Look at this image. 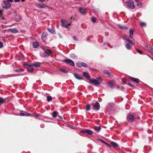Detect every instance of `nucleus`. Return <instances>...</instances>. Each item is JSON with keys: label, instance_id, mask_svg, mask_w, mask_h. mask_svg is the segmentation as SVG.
<instances>
[{"label": "nucleus", "instance_id": "obj_1", "mask_svg": "<svg viewBox=\"0 0 153 153\" xmlns=\"http://www.w3.org/2000/svg\"><path fill=\"white\" fill-rule=\"evenodd\" d=\"M71 22L65 19H62L61 21V25L64 27H67L71 25Z\"/></svg>", "mask_w": 153, "mask_h": 153}, {"label": "nucleus", "instance_id": "obj_2", "mask_svg": "<svg viewBox=\"0 0 153 153\" xmlns=\"http://www.w3.org/2000/svg\"><path fill=\"white\" fill-rule=\"evenodd\" d=\"M89 81L90 83H93L95 85H97L102 82V80L100 77H98L96 79H90Z\"/></svg>", "mask_w": 153, "mask_h": 153}, {"label": "nucleus", "instance_id": "obj_3", "mask_svg": "<svg viewBox=\"0 0 153 153\" xmlns=\"http://www.w3.org/2000/svg\"><path fill=\"white\" fill-rule=\"evenodd\" d=\"M126 5L130 8L133 9L135 8L134 2L131 0H127L125 3Z\"/></svg>", "mask_w": 153, "mask_h": 153}, {"label": "nucleus", "instance_id": "obj_4", "mask_svg": "<svg viewBox=\"0 0 153 153\" xmlns=\"http://www.w3.org/2000/svg\"><path fill=\"white\" fill-rule=\"evenodd\" d=\"M33 66L32 65V64H24L23 65V67L25 68H28V70L30 72L34 70Z\"/></svg>", "mask_w": 153, "mask_h": 153}, {"label": "nucleus", "instance_id": "obj_5", "mask_svg": "<svg viewBox=\"0 0 153 153\" xmlns=\"http://www.w3.org/2000/svg\"><path fill=\"white\" fill-rule=\"evenodd\" d=\"M11 6L10 4L8 2L3 1L2 4V6L3 8H8Z\"/></svg>", "mask_w": 153, "mask_h": 153}, {"label": "nucleus", "instance_id": "obj_6", "mask_svg": "<svg viewBox=\"0 0 153 153\" xmlns=\"http://www.w3.org/2000/svg\"><path fill=\"white\" fill-rule=\"evenodd\" d=\"M114 105L113 103H111L108 104V105L107 106L106 111L107 112H111L112 108L113 107Z\"/></svg>", "mask_w": 153, "mask_h": 153}, {"label": "nucleus", "instance_id": "obj_7", "mask_svg": "<svg viewBox=\"0 0 153 153\" xmlns=\"http://www.w3.org/2000/svg\"><path fill=\"white\" fill-rule=\"evenodd\" d=\"M77 66L79 67H83L85 68L87 67V64L83 62H79L76 64Z\"/></svg>", "mask_w": 153, "mask_h": 153}, {"label": "nucleus", "instance_id": "obj_8", "mask_svg": "<svg viewBox=\"0 0 153 153\" xmlns=\"http://www.w3.org/2000/svg\"><path fill=\"white\" fill-rule=\"evenodd\" d=\"M63 62L69 64L71 66H74V62L70 59H65L63 60Z\"/></svg>", "mask_w": 153, "mask_h": 153}, {"label": "nucleus", "instance_id": "obj_9", "mask_svg": "<svg viewBox=\"0 0 153 153\" xmlns=\"http://www.w3.org/2000/svg\"><path fill=\"white\" fill-rule=\"evenodd\" d=\"M78 10L79 12L82 14H84L86 13V9L84 8L79 7Z\"/></svg>", "mask_w": 153, "mask_h": 153}, {"label": "nucleus", "instance_id": "obj_10", "mask_svg": "<svg viewBox=\"0 0 153 153\" xmlns=\"http://www.w3.org/2000/svg\"><path fill=\"white\" fill-rule=\"evenodd\" d=\"M93 109H96L97 110H99L100 108V104L98 102H96V103L93 105Z\"/></svg>", "mask_w": 153, "mask_h": 153}, {"label": "nucleus", "instance_id": "obj_11", "mask_svg": "<svg viewBox=\"0 0 153 153\" xmlns=\"http://www.w3.org/2000/svg\"><path fill=\"white\" fill-rule=\"evenodd\" d=\"M8 31L12 33H16L18 32V30L16 28L9 29Z\"/></svg>", "mask_w": 153, "mask_h": 153}, {"label": "nucleus", "instance_id": "obj_12", "mask_svg": "<svg viewBox=\"0 0 153 153\" xmlns=\"http://www.w3.org/2000/svg\"><path fill=\"white\" fill-rule=\"evenodd\" d=\"M127 118L128 120L130 122H132L134 120V117L132 115H128Z\"/></svg>", "mask_w": 153, "mask_h": 153}, {"label": "nucleus", "instance_id": "obj_13", "mask_svg": "<svg viewBox=\"0 0 153 153\" xmlns=\"http://www.w3.org/2000/svg\"><path fill=\"white\" fill-rule=\"evenodd\" d=\"M134 31V30L132 28L130 29L129 30V37L131 39L133 37Z\"/></svg>", "mask_w": 153, "mask_h": 153}, {"label": "nucleus", "instance_id": "obj_14", "mask_svg": "<svg viewBox=\"0 0 153 153\" xmlns=\"http://www.w3.org/2000/svg\"><path fill=\"white\" fill-rule=\"evenodd\" d=\"M75 77L79 80H82V76L79 75L75 73L74 74Z\"/></svg>", "mask_w": 153, "mask_h": 153}, {"label": "nucleus", "instance_id": "obj_15", "mask_svg": "<svg viewBox=\"0 0 153 153\" xmlns=\"http://www.w3.org/2000/svg\"><path fill=\"white\" fill-rule=\"evenodd\" d=\"M82 132L83 133H86L89 135H91L93 133V132L90 130H87L82 131Z\"/></svg>", "mask_w": 153, "mask_h": 153}, {"label": "nucleus", "instance_id": "obj_16", "mask_svg": "<svg viewBox=\"0 0 153 153\" xmlns=\"http://www.w3.org/2000/svg\"><path fill=\"white\" fill-rule=\"evenodd\" d=\"M47 37V34L46 33H42L41 38L42 39V40L43 41H45L46 39V38Z\"/></svg>", "mask_w": 153, "mask_h": 153}, {"label": "nucleus", "instance_id": "obj_17", "mask_svg": "<svg viewBox=\"0 0 153 153\" xmlns=\"http://www.w3.org/2000/svg\"><path fill=\"white\" fill-rule=\"evenodd\" d=\"M20 114L21 116H29L30 114L26 113L25 112L23 111H21L20 112Z\"/></svg>", "mask_w": 153, "mask_h": 153}, {"label": "nucleus", "instance_id": "obj_18", "mask_svg": "<svg viewBox=\"0 0 153 153\" xmlns=\"http://www.w3.org/2000/svg\"><path fill=\"white\" fill-rule=\"evenodd\" d=\"M130 79L131 80L133 81L136 82H140V80L138 79L130 77Z\"/></svg>", "mask_w": 153, "mask_h": 153}, {"label": "nucleus", "instance_id": "obj_19", "mask_svg": "<svg viewBox=\"0 0 153 153\" xmlns=\"http://www.w3.org/2000/svg\"><path fill=\"white\" fill-rule=\"evenodd\" d=\"M32 65L36 67H39L40 66V63L38 62H36L32 64Z\"/></svg>", "mask_w": 153, "mask_h": 153}, {"label": "nucleus", "instance_id": "obj_20", "mask_svg": "<svg viewBox=\"0 0 153 153\" xmlns=\"http://www.w3.org/2000/svg\"><path fill=\"white\" fill-rule=\"evenodd\" d=\"M33 45L34 48H36L39 47V44L37 42H35L33 43Z\"/></svg>", "mask_w": 153, "mask_h": 153}, {"label": "nucleus", "instance_id": "obj_21", "mask_svg": "<svg viewBox=\"0 0 153 153\" xmlns=\"http://www.w3.org/2000/svg\"><path fill=\"white\" fill-rule=\"evenodd\" d=\"M83 75L84 76L86 77L88 79H89L90 77V76L88 75V73L86 72H84L83 73Z\"/></svg>", "mask_w": 153, "mask_h": 153}, {"label": "nucleus", "instance_id": "obj_22", "mask_svg": "<svg viewBox=\"0 0 153 153\" xmlns=\"http://www.w3.org/2000/svg\"><path fill=\"white\" fill-rule=\"evenodd\" d=\"M21 19V17L20 16H15V20L17 22H18Z\"/></svg>", "mask_w": 153, "mask_h": 153}, {"label": "nucleus", "instance_id": "obj_23", "mask_svg": "<svg viewBox=\"0 0 153 153\" xmlns=\"http://www.w3.org/2000/svg\"><path fill=\"white\" fill-rule=\"evenodd\" d=\"M1 19L3 20L2 22H4L6 23V20L5 19H4V18L3 16L2 15V14L1 13Z\"/></svg>", "mask_w": 153, "mask_h": 153}, {"label": "nucleus", "instance_id": "obj_24", "mask_svg": "<svg viewBox=\"0 0 153 153\" xmlns=\"http://www.w3.org/2000/svg\"><path fill=\"white\" fill-rule=\"evenodd\" d=\"M125 39L128 42L130 43L132 45H134L135 44L134 42H133L132 40L126 38H125Z\"/></svg>", "mask_w": 153, "mask_h": 153}, {"label": "nucleus", "instance_id": "obj_25", "mask_svg": "<svg viewBox=\"0 0 153 153\" xmlns=\"http://www.w3.org/2000/svg\"><path fill=\"white\" fill-rule=\"evenodd\" d=\"M58 113L56 112V111H54L52 114V116L53 117L55 118L58 115Z\"/></svg>", "mask_w": 153, "mask_h": 153}, {"label": "nucleus", "instance_id": "obj_26", "mask_svg": "<svg viewBox=\"0 0 153 153\" xmlns=\"http://www.w3.org/2000/svg\"><path fill=\"white\" fill-rule=\"evenodd\" d=\"M119 27L121 28V29L123 30H128V28L127 27H126L125 26H123L122 25H119Z\"/></svg>", "mask_w": 153, "mask_h": 153}, {"label": "nucleus", "instance_id": "obj_27", "mask_svg": "<svg viewBox=\"0 0 153 153\" xmlns=\"http://www.w3.org/2000/svg\"><path fill=\"white\" fill-rule=\"evenodd\" d=\"M111 144L112 146L114 147H117L118 146V145L116 143L113 142H112L111 143Z\"/></svg>", "mask_w": 153, "mask_h": 153}, {"label": "nucleus", "instance_id": "obj_28", "mask_svg": "<svg viewBox=\"0 0 153 153\" xmlns=\"http://www.w3.org/2000/svg\"><path fill=\"white\" fill-rule=\"evenodd\" d=\"M37 6L41 8H45L46 7H47V6H46V5H40L39 4L37 5Z\"/></svg>", "mask_w": 153, "mask_h": 153}, {"label": "nucleus", "instance_id": "obj_29", "mask_svg": "<svg viewBox=\"0 0 153 153\" xmlns=\"http://www.w3.org/2000/svg\"><path fill=\"white\" fill-rule=\"evenodd\" d=\"M126 46L127 48L128 49H131V47L128 43L126 44Z\"/></svg>", "mask_w": 153, "mask_h": 153}, {"label": "nucleus", "instance_id": "obj_30", "mask_svg": "<svg viewBox=\"0 0 153 153\" xmlns=\"http://www.w3.org/2000/svg\"><path fill=\"white\" fill-rule=\"evenodd\" d=\"M47 100L49 102L51 101L52 100V98L51 96H48L47 97Z\"/></svg>", "mask_w": 153, "mask_h": 153}, {"label": "nucleus", "instance_id": "obj_31", "mask_svg": "<svg viewBox=\"0 0 153 153\" xmlns=\"http://www.w3.org/2000/svg\"><path fill=\"white\" fill-rule=\"evenodd\" d=\"M48 30L50 32L52 33H53V32H55V30H52L51 28H48Z\"/></svg>", "mask_w": 153, "mask_h": 153}, {"label": "nucleus", "instance_id": "obj_32", "mask_svg": "<svg viewBox=\"0 0 153 153\" xmlns=\"http://www.w3.org/2000/svg\"><path fill=\"white\" fill-rule=\"evenodd\" d=\"M45 57L48 56H49V54L48 53L47 51H45L44 53H43Z\"/></svg>", "mask_w": 153, "mask_h": 153}, {"label": "nucleus", "instance_id": "obj_33", "mask_svg": "<svg viewBox=\"0 0 153 153\" xmlns=\"http://www.w3.org/2000/svg\"><path fill=\"white\" fill-rule=\"evenodd\" d=\"M86 110L88 111L90 110V106L89 105H86Z\"/></svg>", "mask_w": 153, "mask_h": 153}, {"label": "nucleus", "instance_id": "obj_34", "mask_svg": "<svg viewBox=\"0 0 153 153\" xmlns=\"http://www.w3.org/2000/svg\"><path fill=\"white\" fill-rule=\"evenodd\" d=\"M46 51H47V52L48 54H49V55L50 54H51L52 53V51L50 50V49H47L46 50Z\"/></svg>", "mask_w": 153, "mask_h": 153}, {"label": "nucleus", "instance_id": "obj_35", "mask_svg": "<svg viewBox=\"0 0 153 153\" xmlns=\"http://www.w3.org/2000/svg\"><path fill=\"white\" fill-rule=\"evenodd\" d=\"M15 71L17 72H20L23 71V70L22 69H16Z\"/></svg>", "mask_w": 153, "mask_h": 153}, {"label": "nucleus", "instance_id": "obj_36", "mask_svg": "<svg viewBox=\"0 0 153 153\" xmlns=\"http://www.w3.org/2000/svg\"><path fill=\"white\" fill-rule=\"evenodd\" d=\"M5 99L1 98V104L5 102Z\"/></svg>", "mask_w": 153, "mask_h": 153}, {"label": "nucleus", "instance_id": "obj_37", "mask_svg": "<svg viewBox=\"0 0 153 153\" xmlns=\"http://www.w3.org/2000/svg\"><path fill=\"white\" fill-rule=\"evenodd\" d=\"M104 73L105 74H106L109 75V76H110V72H109L106 71H104Z\"/></svg>", "mask_w": 153, "mask_h": 153}, {"label": "nucleus", "instance_id": "obj_38", "mask_svg": "<svg viewBox=\"0 0 153 153\" xmlns=\"http://www.w3.org/2000/svg\"><path fill=\"white\" fill-rule=\"evenodd\" d=\"M100 129V126L96 127L95 128V130L96 131H98Z\"/></svg>", "mask_w": 153, "mask_h": 153}, {"label": "nucleus", "instance_id": "obj_39", "mask_svg": "<svg viewBox=\"0 0 153 153\" xmlns=\"http://www.w3.org/2000/svg\"><path fill=\"white\" fill-rule=\"evenodd\" d=\"M19 60H23L24 59V56H21L19 58Z\"/></svg>", "mask_w": 153, "mask_h": 153}, {"label": "nucleus", "instance_id": "obj_40", "mask_svg": "<svg viewBox=\"0 0 153 153\" xmlns=\"http://www.w3.org/2000/svg\"><path fill=\"white\" fill-rule=\"evenodd\" d=\"M98 141H100V142H102V143H105V144L108 145V144L106 142H105L104 140H102V139H99L98 140Z\"/></svg>", "mask_w": 153, "mask_h": 153}, {"label": "nucleus", "instance_id": "obj_41", "mask_svg": "<svg viewBox=\"0 0 153 153\" xmlns=\"http://www.w3.org/2000/svg\"><path fill=\"white\" fill-rule=\"evenodd\" d=\"M108 84L109 85V86L110 87H111L113 88V85H112V84L111 82H109L108 83Z\"/></svg>", "mask_w": 153, "mask_h": 153}, {"label": "nucleus", "instance_id": "obj_42", "mask_svg": "<svg viewBox=\"0 0 153 153\" xmlns=\"http://www.w3.org/2000/svg\"><path fill=\"white\" fill-rule=\"evenodd\" d=\"M137 52L140 54H141L143 52L140 50L137 49Z\"/></svg>", "mask_w": 153, "mask_h": 153}, {"label": "nucleus", "instance_id": "obj_43", "mask_svg": "<svg viewBox=\"0 0 153 153\" xmlns=\"http://www.w3.org/2000/svg\"><path fill=\"white\" fill-rule=\"evenodd\" d=\"M137 3V5L138 6H140L142 5L141 3L139 1Z\"/></svg>", "mask_w": 153, "mask_h": 153}, {"label": "nucleus", "instance_id": "obj_44", "mask_svg": "<svg viewBox=\"0 0 153 153\" xmlns=\"http://www.w3.org/2000/svg\"><path fill=\"white\" fill-rule=\"evenodd\" d=\"M92 21L93 22H96V19L92 17L91 19Z\"/></svg>", "mask_w": 153, "mask_h": 153}, {"label": "nucleus", "instance_id": "obj_45", "mask_svg": "<svg viewBox=\"0 0 153 153\" xmlns=\"http://www.w3.org/2000/svg\"><path fill=\"white\" fill-rule=\"evenodd\" d=\"M145 23H143V22H142V23H140V25L141 26H144L145 25Z\"/></svg>", "mask_w": 153, "mask_h": 153}, {"label": "nucleus", "instance_id": "obj_46", "mask_svg": "<svg viewBox=\"0 0 153 153\" xmlns=\"http://www.w3.org/2000/svg\"><path fill=\"white\" fill-rule=\"evenodd\" d=\"M60 71L64 73H66L67 72V71H66V70H63L62 69H60Z\"/></svg>", "mask_w": 153, "mask_h": 153}, {"label": "nucleus", "instance_id": "obj_47", "mask_svg": "<svg viewBox=\"0 0 153 153\" xmlns=\"http://www.w3.org/2000/svg\"><path fill=\"white\" fill-rule=\"evenodd\" d=\"M128 85H129L130 86H131V87H134V86L132 84H131L130 83H128Z\"/></svg>", "mask_w": 153, "mask_h": 153}, {"label": "nucleus", "instance_id": "obj_48", "mask_svg": "<svg viewBox=\"0 0 153 153\" xmlns=\"http://www.w3.org/2000/svg\"><path fill=\"white\" fill-rule=\"evenodd\" d=\"M73 39H74L75 40H76V41H77V38L76 37V36H74V37H73Z\"/></svg>", "mask_w": 153, "mask_h": 153}, {"label": "nucleus", "instance_id": "obj_49", "mask_svg": "<svg viewBox=\"0 0 153 153\" xmlns=\"http://www.w3.org/2000/svg\"><path fill=\"white\" fill-rule=\"evenodd\" d=\"M3 46V43L1 42V48Z\"/></svg>", "mask_w": 153, "mask_h": 153}, {"label": "nucleus", "instance_id": "obj_50", "mask_svg": "<svg viewBox=\"0 0 153 153\" xmlns=\"http://www.w3.org/2000/svg\"><path fill=\"white\" fill-rule=\"evenodd\" d=\"M9 2H12L13 1V0H7Z\"/></svg>", "mask_w": 153, "mask_h": 153}, {"label": "nucleus", "instance_id": "obj_51", "mask_svg": "<svg viewBox=\"0 0 153 153\" xmlns=\"http://www.w3.org/2000/svg\"><path fill=\"white\" fill-rule=\"evenodd\" d=\"M44 125L43 124H41V127L42 128H43L44 127Z\"/></svg>", "mask_w": 153, "mask_h": 153}, {"label": "nucleus", "instance_id": "obj_52", "mask_svg": "<svg viewBox=\"0 0 153 153\" xmlns=\"http://www.w3.org/2000/svg\"><path fill=\"white\" fill-rule=\"evenodd\" d=\"M45 0H39V1L41 2H43L45 1Z\"/></svg>", "mask_w": 153, "mask_h": 153}, {"label": "nucleus", "instance_id": "obj_53", "mask_svg": "<svg viewBox=\"0 0 153 153\" xmlns=\"http://www.w3.org/2000/svg\"><path fill=\"white\" fill-rule=\"evenodd\" d=\"M20 1V0H14V1L15 2H19Z\"/></svg>", "mask_w": 153, "mask_h": 153}, {"label": "nucleus", "instance_id": "obj_54", "mask_svg": "<svg viewBox=\"0 0 153 153\" xmlns=\"http://www.w3.org/2000/svg\"><path fill=\"white\" fill-rule=\"evenodd\" d=\"M58 117H59V118H61V119H62V117H61V116H58Z\"/></svg>", "mask_w": 153, "mask_h": 153}, {"label": "nucleus", "instance_id": "obj_55", "mask_svg": "<svg viewBox=\"0 0 153 153\" xmlns=\"http://www.w3.org/2000/svg\"><path fill=\"white\" fill-rule=\"evenodd\" d=\"M135 1H136V2H137V3L138 2H139V1L138 0H135Z\"/></svg>", "mask_w": 153, "mask_h": 153}, {"label": "nucleus", "instance_id": "obj_56", "mask_svg": "<svg viewBox=\"0 0 153 153\" xmlns=\"http://www.w3.org/2000/svg\"><path fill=\"white\" fill-rule=\"evenodd\" d=\"M22 1H25V0H22Z\"/></svg>", "mask_w": 153, "mask_h": 153}, {"label": "nucleus", "instance_id": "obj_57", "mask_svg": "<svg viewBox=\"0 0 153 153\" xmlns=\"http://www.w3.org/2000/svg\"><path fill=\"white\" fill-rule=\"evenodd\" d=\"M121 88H122L123 89V87H122Z\"/></svg>", "mask_w": 153, "mask_h": 153}, {"label": "nucleus", "instance_id": "obj_58", "mask_svg": "<svg viewBox=\"0 0 153 153\" xmlns=\"http://www.w3.org/2000/svg\"><path fill=\"white\" fill-rule=\"evenodd\" d=\"M118 87V88H119V86H118V87Z\"/></svg>", "mask_w": 153, "mask_h": 153}, {"label": "nucleus", "instance_id": "obj_59", "mask_svg": "<svg viewBox=\"0 0 153 153\" xmlns=\"http://www.w3.org/2000/svg\"><path fill=\"white\" fill-rule=\"evenodd\" d=\"M108 146H110V145H108Z\"/></svg>", "mask_w": 153, "mask_h": 153}]
</instances>
